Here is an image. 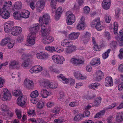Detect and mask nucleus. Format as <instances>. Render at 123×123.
Returning a JSON list of instances; mask_svg holds the SVG:
<instances>
[{"label":"nucleus","instance_id":"1","mask_svg":"<svg viewBox=\"0 0 123 123\" xmlns=\"http://www.w3.org/2000/svg\"><path fill=\"white\" fill-rule=\"evenodd\" d=\"M39 24L37 23L34 27L30 28L31 32L27 37V41L29 44L33 45L35 43V38L36 37V33L39 27Z\"/></svg>","mask_w":123,"mask_h":123},{"label":"nucleus","instance_id":"2","mask_svg":"<svg viewBox=\"0 0 123 123\" xmlns=\"http://www.w3.org/2000/svg\"><path fill=\"white\" fill-rule=\"evenodd\" d=\"M10 7L7 5H4L3 8L0 9V15L5 19H8L10 16V14L8 12Z\"/></svg>","mask_w":123,"mask_h":123},{"label":"nucleus","instance_id":"3","mask_svg":"<svg viewBox=\"0 0 123 123\" xmlns=\"http://www.w3.org/2000/svg\"><path fill=\"white\" fill-rule=\"evenodd\" d=\"M41 26V32L43 37L49 36L50 33V27L49 25L42 24Z\"/></svg>","mask_w":123,"mask_h":123},{"label":"nucleus","instance_id":"4","mask_svg":"<svg viewBox=\"0 0 123 123\" xmlns=\"http://www.w3.org/2000/svg\"><path fill=\"white\" fill-rule=\"evenodd\" d=\"M14 25V22L12 21H9L5 23L4 25L5 31L6 32L10 31L13 28Z\"/></svg>","mask_w":123,"mask_h":123},{"label":"nucleus","instance_id":"5","mask_svg":"<svg viewBox=\"0 0 123 123\" xmlns=\"http://www.w3.org/2000/svg\"><path fill=\"white\" fill-rule=\"evenodd\" d=\"M45 5L43 1L42 0H39L36 4L35 8L37 11L40 12L42 10L44 6Z\"/></svg>","mask_w":123,"mask_h":123},{"label":"nucleus","instance_id":"6","mask_svg":"<svg viewBox=\"0 0 123 123\" xmlns=\"http://www.w3.org/2000/svg\"><path fill=\"white\" fill-rule=\"evenodd\" d=\"M50 18L49 15L46 14L43 15V17H40L39 18V21L42 24H45L48 25L49 20Z\"/></svg>","mask_w":123,"mask_h":123},{"label":"nucleus","instance_id":"7","mask_svg":"<svg viewBox=\"0 0 123 123\" xmlns=\"http://www.w3.org/2000/svg\"><path fill=\"white\" fill-rule=\"evenodd\" d=\"M26 100V98L24 97L23 95H20L17 99V103L19 105L22 106L25 104Z\"/></svg>","mask_w":123,"mask_h":123},{"label":"nucleus","instance_id":"8","mask_svg":"<svg viewBox=\"0 0 123 123\" xmlns=\"http://www.w3.org/2000/svg\"><path fill=\"white\" fill-rule=\"evenodd\" d=\"M22 31V29L19 27L15 26L13 27L11 34L14 36H17Z\"/></svg>","mask_w":123,"mask_h":123},{"label":"nucleus","instance_id":"9","mask_svg":"<svg viewBox=\"0 0 123 123\" xmlns=\"http://www.w3.org/2000/svg\"><path fill=\"white\" fill-rule=\"evenodd\" d=\"M75 16L73 14H69L67 18V24L68 25H72L74 22L75 20Z\"/></svg>","mask_w":123,"mask_h":123},{"label":"nucleus","instance_id":"10","mask_svg":"<svg viewBox=\"0 0 123 123\" xmlns=\"http://www.w3.org/2000/svg\"><path fill=\"white\" fill-rule=\"evenodd\" d=\"M111 0H103L102 4L103 8L106 10L109 9L111 6Z\"/></svg>","mask_w":123,"mask_h":123},{"label":"nucleus","instance_id":"11","mask_svg":"<svg viewBox=\"0 0 123 123\" xmlns=\"http://www.w3.org/2000/svg\"><path fill=\"white\" fill-rule=\"evenodd\" d=\"M3 91L4 92L3 98L4 100H6L10 99L11 98V96L8 90L6 88H4L3 89Z\"/></svg>","mask_w":123,"mask_h":123},{"label":"nucleus","instance_id":"12","mask_svg":"<svg viewBox=\"0 0 123 123\" xmlns=\"http://www.w3.org/2000/svg\"><path fill=\"white\" fill-rule=\"evenodd\" d=\"M25 85L26 87L29 89H32L34 87L33 81L29 79H26L25 81Z\"/></svg>","mask_w":123,"mask_h":123},{"label":"nucleus","instance_id":"13","mask_svg":"<svg viewBox=\"0 0 123 123\" xmlns=\"http://www.w3.org/2000/svg\"><path fill=\"white\" fill-rule=\"evenodd\" d=\"M54 40V38L52 37L48 36L43 37L42 42L44 44H48L52 42Z\"/></svg>","mask_w":123,"mask_h":123},{"label":"nucleus","instance_id":"14","mask_svg":"<svg viewBox=\"0 0 123 123\" xmlns=\"http://www.w3.org/2000/svg\"><path fill=\"white\" fill-rule=\"evenodd\" d=\"M49 56V55L46 52L42 53L39 52L36 54V56L37 58L41 59H44L47 58Z\"/></svg>","mask_w":123,"mask_h":123},{"label":"nucleus","instance_id":"15","mask_svg":"<svg viewBox=\"0 0 123 123\" xmlns=\"http://www.w3.org/2000/svg\"><path fill=\"white\" fill-rule=\"evenodd\" d=\"M22 4L20 1H17L12 6V9L13 11H15L17 10L21 9L22 7Z\"/></svg>","mask_w":123,"mask_h":123},{"label":"nucleus","instance_id":"16","mask_svg":"<svg viewBox=\"0 0 123 123\" xmlns=\"http://www.w3.org/2000/svg\"><path fill=\"white\" fill-rule=\"evenodd\" d=\"M105 86L107 87L113 86V84L112 78L109 76L106 77L105 78Z\"/></svg>","mask_w":123,"mask_h":123},{"label":"nucleus","instance_id":"17","mask_svg":"<svg viewBox=\"0 0 123 123\" xmlns=\"http://www.w3.org/2000/svg\"><path fill=\"white\" fill-rule=\"evenodd\" d=\"M76 49V47L74 46H73L72 45L66 48L65 51L66 53L68 54L74 52L75 50Z\"/></svg>","mask_w":123,"mask_h":123},{"label":"nucleus","instance_id":"18","mask_svg":"<svg viewBox=\"0 0 123 123\" xmlns=\"http://www.w3.org/2000/svg\"><path fill=\"white\" fill-rule=\"evenodd\" d=\"M80 34L79 32H73L69 35V39L71 40H75L77 39Z\"/></svg>","mask_w":123,"mask_h":123},{"label":"nucleus","instance_id":"19","mask_svg":"<svg viewBox=\"0 0 123 123\" xmlns=\"http://www.w3.org/2000/svg\"><path fill=\"white\" fill-rule=\"evenodd\" d=\"M85 20V18L83 17H82L79 23V25L77 26V28L79 30H81L85 26L84 21Z\"/></svg>","mask_w":123,"mask_h":123},{"label":"nucleus","instance_id":"20","mask_svg":"<svg viewBox=\"0 0 123 123\" xmlns=\"http://www.w3.org/2000/svg\"><path fill=\"white\" fill-rule=\"evenodd\" d=\"M100 59L98 58H95L92 59L91 61L90 64L93 66L98 65L100 63Z\"/></svg>","mask_w":123,"mask_h":123},{"label":"nucleus","instance_id":"21","mask_svg":"<svg viewBox=\"0 0 123 123\" xmlns=\"http://www.w3.org/2000/svg\"><path fill=\"white\" fill-rule=\"evenodd\" d=\"M50 93V92L47 91L45 89H42L40 95L43 98H46L49 95Z\"/></svg>","mask_w":123,"mask_h":123},{"label":"nucleus","instance_id":"22","mask_svg":"<svg viewBox=\"0 0 123 123\" xmlns=\"http://www.w3.org/2000/svg\"><path fill=\"white\" fill-rule=\"evenodd\" d=\"M71 62L74 64H80L84 63V61L82 60L72 58L71 60Z\"/></svg>","mask_w":123,"mask_h":123},{"label":"nucleus","instance_id":"23","mask_svg":"<svg viewBox=\"0 0 123 123\" xmlns=\"http://www.w3.org/2000/svg\"><path fill=\"white\" fill-rule=\"evenodd\" d=\"M100 23V18L95 19L91 23V25L92 27H95V26L98 25Z\"/></svg>","mask_w":123,"mask_h":123},{"label":"nucleus","instance_id":"24","mask_svg":"<svg viewBox=\"0 0 123 123\" xmlns=\"http://www.w3.org/2000/svg\"><path fill=\"white\" fill-rule=\"evenodd\" d=\"M57 78L61 81L62 80V82L64 83L67 84L68 82V80L62 74L57 76Z\"/></svg>","mask_w":123,"mask_h":123},{"label":"nucleus","instance_id":"25","mask_svg":"<svg viewBox=\"0 0 123 123\" xmlns=\"http://www.w3.org/2000/svg\"><path fill=\"white\" fill-rule=\"evenodd\" d=\"M21 14L22 18H27L29 17L30 12L27 10H24L21 12Z\"/></svg>","mask_w":123,"mask_h":123},{"label":"nucleus","instance_id":"26","mask_svg":"<svg viewBox=\"0 0 123 123\" xmlns=\"http://www.w3.org/2000/svg\"><path fill=\"white\" fill-rule=\"evenodd\" d=\"M104 73L101 71H99L97 72L96 77V80L97 81L101 80L103 76Z\"/></svg>","mask_w":123,"mask_h":123},{"label":"nucleus","instance_id":"27","mask_svg":"<svg viewBox=\"0 0 123 123\" xmlns=\"http://www.w3.org/2000/svg\"><path fill=\"white\" fill-rule=\"evenodd\" d=\"M13 15L14 18L16 19L20 20L22 18L21 12H15L13 13Z\"/></svg>","mask_w":123,"mask_h":123},{"label":"nucleus","instance_id":"28","mask_svg":"<svg viewBox=\"0 0 123 123\" xmlns=\"http://www.w3.org/2000/svg\"><path fill=\"white\" fill-rule=\"evenodd\" d=\"M10 41V38L8 37L3 39L0 43L2 46H5Z\"/></svg>","mask_w":123,"mask_h":123},{"label":"nucleus","instance_id":"29","mask_svg":"<svg viewBox=\"0 0 123 123\" xmlns=\"http://www.w3.org/2000/svg\"><path fill=\"white\" fill-rule=\"evenodd\" d=\"M119 40V43L120 46H123V32L122 31H120V32Z\"/></svg>","mask_w":123,"mask_h":123},{"label":"nucleus","instance_id":"30","mask_svg":"<svg viewBox=\"0 0 123 123\" xmlns=\"http://www.w3.org/2000/svg\"><path fill=\"white\" fill-rule=\"evenodd\" d=\"M116 119L118 122H120L123 120V114L122 113H119L116 116Z\"/></svg>","mask_w":123,"mask_h":123},{"label":"nucleus","instance_id":"31","mask_svg":"<svg viewBox=\"0 0 123 123\" xmlns=\"http://www.w3.org/2000/svg\"><path fill=\"white\" fill-rule=\"evenodd\" d=\"M65 60V59L63 56L59 55L58 60L57 61V63H56L59 64H62L63 63V62Z\"/></svg>","mask_w":123,"mask_h":123},{"label":"nucleus","instance_id":"32","mask_svg":"<svg viewBox=\"0 0 123 123\" xmlns=\"http://www.w3.org/2000/svg\"><path fill=\"white\" fill-rule=\"evenodd\" d=\"M39 93L37 90H35L32 92L31 94V97L32 98H35L38 96Z\"/></svg>","mask_w":123,"mask_h":123},{"label":"nucleus","instance_id":"33","mask_svg":"<svg viewBox=\"0 0 123 123\" xmlns=\"http://www.w3.org/2000/svg\"><path fill=\"white\" fill-rule=\"evenodd\" d=\"M101 99L102 98L100 97L96 98L94 102V105L98 106V105L101 103Z\"/></svg>","mask_w":123,"mask_h":123},{"label":"nucleus","instance_id":"34","mask_svg":"<svg viewBox=\"0 0 123 123\" xmlns=\"http://www.w3.org/2000/svg\"><path fill=\"white\" fill-rule=\"evenodd\" d=\"M105 21L106 23H109L111 20V18L109 15L107 13L106 14L105 16Z\"/></svg>","mask_w":123,"mask_h":123},{"label":"nucleus","instance_id":"35","mask_svg":"<svg viewBox=\"0 0 123 123\" xmlns=\"http://www.w3.org/2000/svg\"><path fill=\"white\" fill-rule=\"evenodd\" d=\"M56 2H51L50 5L52 8V12L54 13L56 11Z\"/></svg>","mask_w":123,"mask_h":123},{"label":"nucleus","instance_id":"36","mask_svg":"<svg viewBox=\"0 0 123 123\" xmlns=\"http://www.w3.org/2000/svg\"><path fill=\"white\" fill-rule=\"evenodd\" d=\"M111 50L110 49H109L106 52L102 54V57L104 59H106L108 57Z\"/></svg>","mask_w":123,"mask_h":123},{"label":"nucleus","instance_id":"37","mask_svg":"<svg viewBox=\"0 0 123 123\" xmlns=\"http://www.w3.org/2000/svg\"><path fill=\"white\" fill-rule=\"evenodd\" d=\"M14 96H17L22 95V92L20 90H18L12 92Z\"/></svg>","mask_w":123,"mask_h":123},{"label":"nucleus","instance_id":"38","mask_svg":"<svg viewBox=\"0 0 123 123\" xmlns=\"http://www.w3.org/2000/svg\"><path fill=\"white\" fill-rule=\"evenodd\" d=\"M90 36L89 33L88 32H86V34L82 38V39L83 40H84L86 39V41H85L84 42L85 43L87 42Z\"/></svg>","mask_w":123,"mask_h":123},{"label":"nucleus","instance_id":"39","mask_svg":"<svg viewBox=\"0 0 123 123\" xmlns=\"http://www.w3.org/2000/svg\"><path fill=\"white\" fill-rule=\"evenodd\" d=\"M45 48L46 50L49 51H56L55 48L54 47L47 46L45 47Z\"/></svg>","mask_w":123,"mask_h":123},{"label":"nucleus","instance_id":"40","mask_svg":"<svg viewBox=\"0 0 123 123\" xmlns=\"http://www.w3.org/2000/svg\"><path fill=\"white\" fill-rule=\"evenodd\" d=\"M104 36L108 40L110 39L111 38V35L110 33L107 31H105L104 32Z\"/></svg>","mask_w":123,"mask_h":123},{"label":"nucleus","instance_id":"41","mask_svg":"<svg viewBox=\"0 0 123 123\" xmlns=\"http://www.w3.org/2000/svg\"><path fill=\"white\" fill-rule=\"evenodd\" d=\"M114 32L115 34H116L117 33L118 28V25L116 22H115L114 24Z\"/></svg>","mask_w":123,"mask_h":123},{"label":"nucleus","instance_id":"42","mask_svg":"<svg viewBox=\"0 0 123 123\" xmlns=\"http://www.w3.org/2000/svg\"><path fill=\"white\" fill-rule=\"evenodd\" d=\"M49 86V88L54 89L57 87V85L55 82H50Z\"/></svg>","mask_w":123,"mask_h":123},{"label":"nucleus","instance_id":"43","mask_svg":"<svg viewBox=\"0 0 123 123\" xmlns=\"http://www.w3.org/2000/svg\"><path fill=\"white\" fill-rule=\"evenodd\" d=\"M72 42H62L61 43V45L65 47H68L72 45V44H71Z\"/></svg>","mask_w":123,"mask_h":123},{"label":"nucleus","instance_id":"44","mask_svg":"<svg viewBox=\"0 0 123 123\" xmlns=\"http://www.w3.org/2000/svg\"><path fill=\"white\" fill-rule=\"evenodd\" d=\"M18 62L15 61H11L9 64V66L10 68H12L13 67L18 65Z\"/></svg>","mask_w":123,"mask_h":123},{"label":"nucleus","instance_id":"45","mask_svg":"<svg viewBox=\"0 0 123 123\" xmlns=\"http://www.w3.org/2000/svg\"><path fill=\"white\" fill-rule=\"evenodd\" d=\"M82 114H79L76 116L74 118V121H79L80 120L82 117Z\"/></svg>","mask_w":123,"mask_h":123},{"label":"nucleus","instance_id":"46","mask_svg":"<svg viewBox=\"0 0 123 123\" xmlns=\"http://www.w3.org/2000/svg\"><path fill=\"white\" fill-rule=\"evenodd\" d=\"M50 82L49 81H44L42 83V85L43 87L48 88H49Z\"/></svg>","mask_w":123,"mask_h":123},{"label":"nucleus","instance_id":"47","mask_svg":"<svg viewBox=\"0 0 123 123\" xmlns=\"http://www.w3.org/2000/svg\"><path fill=\"white\" fill-rule=\"evenodd\" d=\"M98 86V84L96 83H92L89 86L92 89H95Z\"/></svg>","mask_w":123,"mask_h":123},{"label":"nucleus","instance_id":"48","mask_svg":"<svg viewBox=\"0 0 123 123\" xmlns=\"http://www.w3.org/2000/svg\"><path fill=\"white\" fill-rule=\"evenodd\" d=\"M28 58L27 60H25L22 64V66L25 67H28L29 65V63L28 61Z\"/></svg>","mask_w":123,"mask_h":123},{"label":"nucleus","instance_id":"49","mask_svg":"<svg viewBox=\"0 0 123 123\" xmlns=\"http://www.w3.org/2000/svg\"><path fill=\"white\" fill-rule=\"evenodd\" d=\"M90 9L88 6H86L84 8V13L85 14L88 13L90 11Z\"/></svg>","mask_w":123,"mask_h":123},{"label":"nucleus","instance_id":"50","mask_svg":"<svg viewBox=\"0 0 123 123\" xmlns=\"http://www.w3.org/2000/svg\"><path fill=\"white\" fill-rule=\"evenodd\" d=\"M95 28L98 31H100L103 29L104 27L100 23L98 25L95 26Z\"/></svg>","mask_w":123,"mask_h":123},{"label":"nucleus","instance_id":"51","mask_svg":"<svg viewBox=\"0 0 123 123\" xmlns=\"http://www.w3.org/2000/svg\"><path fill=\"white\" fill-rule=\"evenodd\" d=\"M59 55H55L52 57V58L53 61L55 63H57V61L58 60Z\"/></svg>","mask_w":123,"mask_h":123},{"label":"nucleus","instance_id":"52","mask_svg":"<svg viewBox=\"0 0 123 123\" xmlns=\"http://www.w3.org/2000/svg\"><path fill=\"white\" fill-rule=\"evenodd\" d=\"M60 109L58 107H55L54 109L52 110V112L54 113L55 114H57L59 113L60 111Z\"/></svg>","mask_w":123,"mask_h":123},{"label":"nucleus","instance_id":"53","mask_svg":"<svg viewBox=\"0 0 123 123\" xmlns=\"http://www.w3.org/2000/svg\"><path fill=\"white\" fill-rule=\"evenodd\" d=\"M16 113L17 117L19 119H20L22 117L21 111H20L17 110L16 111Z\"/></svg>","mask_w":123,"mask_h":123},{"label":"nucleus","instance_id":"54","mask_svg":"<svg viewBox=\"0 0 123 123\" xmlns=\"http://www.w3.org/2000/svg\"><path fill=\"white\" fill-rule=\"evenodd\" d=\"M44 103L42 101H40L38 103L37 107L40 109L42 108L43 106Z\"/></svg>","mask_w":123,"mask_h":123},{"label":"nucleus","instance_id":"55","mask_svg":"<svg viewBox=\"0 0 123 123\" xmlns=\"http://www.w3.org/2000/svg\"><path fill=\"white\" fill-rule=\"evenodd\" d=\"M49 69L51 72H55L56 73H58V71L56 69L54 68L53 66H50L49 67Z\"/></svg>","mask_w":123,"mask_h":123},{"label":"nucleus","instance_id":"56","mask_svg":"<svg viewBox=\"0 0 123 123\" xmlns=\"http://www.w3.org/2000/svg\"><path fill=\"white\" fill-rule=\"evenodd\" d=\"M1 108L2 111H7L8 110L7 106L5 105H1Z\"/></svg>","mask_w":123,"mask_h":123},{"label":"nucleus","instance_id":"57","mask_svg":"<svg viewBox=\"0 0 123 123\" xmlns=\"http://www.w3.org/2000/svg\"><path fill=\"white\" fill-rule=\"evenodd\" d=\"M90 114V112L88 111H85L82 114V117H88Z\"/></svg>","mask_w":123,"mask_h":123},{"label":"nucleus","instance_id":"58","mask_svg":"<svg viewBox=\"0 0 123 123\" xmlns=\"http://www.w3.org/2000/svg\"><path fill=\"white\" fill-rule=\"evenodd\" d=\"M120 54L118 55L119 58L122 59L123 58V49H121L119 50Z\"/></svg>","mask_w":123,"mask_h":123},{"label":"nucleus","instance_id":"59","mask_svg":"<svg viewBox=\"0 0 123 123\" xmlns=\"http://www.w3.org/2000/svg\"><path fill=\"white\" fill-rule=\"evenodd\" d=\"M28 112L29 115H31L32 116H34L36 115L34 110H30Z\"/></svg>","mask_w":123,"mask_h":123},{"label":"nucleus","instance_id":"60","mask_svg":"<svg viewBox=\"0 0 123 123\" xmlns=\"http://www.w3.org/2000/svg\"><path fill=\"white\" fill-rule=\"evenodd\" d=\"M32 56L33 55H32L28 54L26 55L25 54H22V59H24L25 58L24 57L25 56L26 57H27L32 58Z\"/></svg>","mask_w":123,"mask_h":123},{"label":"nucleus","instance_id":"61","mask_svg":"<svg viewBox=\"0 0 123 123\" xmlns=\"http://www.w3.org/2000/svg\"><path fill=\"white\" fill-rule=\"evenodd\" d=\"M117 45V42L116 41H113L110 43V45L112 47L115 48Z\"/></svg>","mask_w":123,"mask_h":123},{"label":"nucleus","instance_id":"62","mask_svg":"<svg viewBox=\"0 0 123 123\" xmlns=\"http://www.w3.org/2000/svg\"><path fill=\"white\" fill-rule=\"evenodd\" d=\"M118 69L119 72H123V63L121 64L119 66Z\"/></svg>","mask_w":123,"mask_h":123},{"label":"nucleus","instance_id":"63","mask_svg":"<svg viewBox=\"0 0 123 123\" xmlns=\"http://www.w3.org/2000/svg\"><path fill=\"white\" fill-rule=\"evenodd\" d=\"M78 105V103L76 102H71L69 104V105L71 107H74L75 105Z\"/></svg>","mask_w":123,"mask_h":123},{"label":"nucleus","instance_id":"64","mask_svg":"<svg viewBox=\"0 0 123 123\" xmlns=\"http://www.w3.org/2000/svg\"><path fill=\"white\" fill-rule=\"evenodd\" d=\"M14 46V44L13 43L11 42L8 43L7 45L8 48L9 49H11L13 48Z\"/></svg>","mask_w":123,"mask_h":123}]
</instances>
